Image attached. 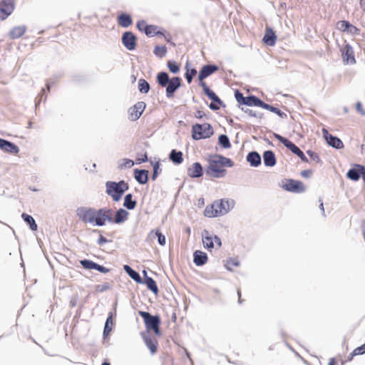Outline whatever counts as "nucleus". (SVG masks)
<instances>
[{"mask_svg": "<svg viewBox=\"0 0 365 365\" xmlns=\"http://www.w3.org/2000/svg\"><path fill=\"white\" fill-rule=\"evenodd\" d=\"M76 213L83 222L97 226H103L107 222L119 224L125 221L128 217V212L122 208L119 209L114 215L113 210L109 207L96 210L82 207L77 209Z\"/></svg>", "mask_w": 365, "mask_h": 365, "instance_id": "f257e3e1", "label": "nucleus"}, {"mask_svg": "<svg viewBox=\"0 0 365 365\" xmlns=\"http://www.w3.org/2000/svg\"><path fill=\"white\" fill-rule=\"evenodd\" d=\"M207 162V175L216 178L224 177L226 174V168L232 167L234 165L230 158L220 155L210 156Z\"/></svg>", "mask_w": 365, "mask_h": 365, "instance_id": "f03ea898", "label": "nucleus"}, {"mask_svg": "<svg viewBox=\"0 0 365 365\" xmlns=\"http://www.w3.org/2000/svg\"><path fill=\"white\" fill-rule=\"evenodd\" d=\"M234 206L233 200L221 199L215 200L212 204L207 205L204 210V215L207 217H215L227 214Z\"/></svg>", "mask_w": 365, "mask_h": 365, "instance_id": "7ed1b4c3", "label": "nucleus"}, {"mask_svg": "<svg viewBox=\"0 0 365 365\" xmlns=\"http://www.w3.org/2000/svg\"><path fill=\"white\" fill-rule=\"evenodd\" d=\"M217 70L218 67L215 65L204 66L199 73L198 78L200 81V85L202 88L204 93L207 96V97L213 101L221 103L219 97L212 90H210L207 86L206 83L203 81L205 78L212 75Z\"/></svg>", "mask_w": 365, "mask_h": 365, "instance_id": "20e7f679", "label": "nucleus"}, {"mask_svg": "<svg viewBox=\"0 0 365 365\" xmlns=\"http://www.w3.org/2000/svg\"><path fill=\"white\" fill-rule=\"evenodd\" d=\"M157 81L162 87H166V96L173 98L175 91L180 86L181 79L179 77L169 78V76L165 72H160L157 76Z\"/></svg>", "mask_w": 365, "mask_h": 365, "instance_id": "39448f33", "label": "nucleus"}, {"mask_svg": "<svg viewBox=\"0 0 365 365\" xmlns=\"http://www.w3.org/2000/svg\"><path fill=\"white\" fill-rule=\"evenodd\" d=\"M106 192L114 201H119L123 193L128 189V184L123 180L118 182L108 181L106 184Z\"/></svg>", "mask_w": 365, "mask_h": 365, "instance_id": "423d86ee", "label": "nucleus"}, {"mask_svg": "<svg viewBox=\"0 0 365 365\" xmlns=\"http://www.w3.org/2000/svg\"><path fill=\"white\" fill-rule=\"evenodd\" d=\"M214 133L212 127L210 123L195 124L192 127V137L194 140L208 138Z\"/></svg>", "mask_w": 365, "mask_h": 365, "instance_id": "0eeeda50", "label": "nucleus"}, {"mask_svg": "<svg viewBox=\"0 0 365 365\" xmlns=\"http://www.w3.org/2000/svg\"><path fill=\"white\" fill-rule=\"evenodd\" d=\"M202 238L204 247L210 252L214 249H220L222 246L220 238L217 235H211L207 230L203 231Z\"/></svg>", "mask_w": 365, "mask_h": 365, "instance_id": "6e6552de", "label": "nucleus"}, {"mask_svg": "<svg viewBox=\"0 0 365 365\" xmlns=\"http://www.w3.org/2000/svg\"><path fill=\"white\" fill-rule=\"evenodd\" d=\"M140 315L143 318L146 328L153 330L155 334L160 335V318L146 312H140Z\"/></svg>", "mask_w": 365, "mask_h": 365, "instance_id": "1a4fd4ad", "label": "nucleus"}, {"mask_svg": "<svg viewBox=\"0 0 365 365\" xmlns=\"http://www.w3.org/2000/svg\"><path fill=\"white\" fill-rule=\"evenodd\" d=\"M15 8V0H1L0 1V20H5Z\"/></svg>", "mask_w": 365, "mask_h": 365, "instance_id": "9d476101", "label": "nucleus"}, {"mask_svg": "<svg viewBox=\"0 0 365 365\" xmlns=\"http://www.w3.org/2000/svg\"><path fill=\"white\" fill-rule=\"evenodd\" d=\"M283 188L287 191L297 193H301L305 190V186L302 182L292 179L287 180Z\"/></svg>", "mask_w": 365, "mask_h": 365, "instance_id": "9b49d317", "label": "nucleus"}, {"mask_svg": "<svg viewBox=\"0 0 365 365\" xmlns=\"http://www.w3.org/2000/svg\"><path fill=\"white\" fill-rule=\"evenodd\" d=\"M235 98L237 101L243 105H247L249 106H258L260 99L258 98L252 96L248 97H245L242 93L239 91H236L235 93Z\"/></svg>", "mask_w": 365, "mask_h": 365, "instance_id": "f8f14e48", "label": "nucleus"}, {"mask_svg": "<svg viewBox=\"0 0 365 365\" xmlns=\"http://www.w3.org/2000/svg\"><path fill=\"white\" fill-rule=\"evenodd\" d=\"M145 108V103L143 101H138L128 110L129 119L130 120H138L143 113Z\"/></svg>", "mask_w": 365, "mask_h": 365, "instance_id": "ddd939ff", "label": "nucleus"}, {"mask_svg": "<svg viewBox=\"0 0 365 365\" xmlns=\"http://www.w3.org/2000/svg\"><path fill=\"white\" fill-rule=\"evenodd\" d=\"M336 28L342 32H346L351 35L359 34L360 30L355 26L351 24L348 21H339L336 24Z\"/></svg>", "mask_w": 365, "mask_h": 365, "instance_id": "4468645a", "label": "nucleus"}, {"mask_svg": "<svg viewBox=\"0 0 365 365\" xmlns=\"http://www.w3.org/2000/svg\"><path fill=\"white\" fill-rule=\"evenodd\" d=\"M137 38L130 31H126L123 34L122 43L124 46L129 51H133L136 48Z\"/></svg>", "mask_w": 365, "mask_h": 365, "instance_id": "2eb2a0df", "label": "nucleus"}, {"mask_svg": "<svg viewBox=\"0 0 365 365\" xmlns=\"http://www.w3.org/2000/svg\"><path fill=\"white\" fill-rule=\"evenodd\" d=\"M341 56L344 63L346 64H354L356 63L353 48L349 44H346L342 48Z\"/></svg>", "mask_w": 365, "mask_h": 365, "instance_id": "dca6fc26", "label": "nucleus"}, {"mask_svg": "<svg viewBox=\"0 0 365 365\" xmlns=\"http://www.w3.org/2000/svg\"><path fill=\"white\" fill-rule=\"evenodd\" d=\"M322 132L324 133V136L326 138L328 143L334 148H341L344 145L342 141L338 138L337 137H334L329 133V132L326 129H323Z\"/></svg>", "mask_w": 365, "mask_h": 365, "instance_id": "f3484780", "label": "nucleus"}, {"mask_svg": "<svg viewBox=\"0 0 365 365\" xmlns=\"http://www.w3.org/2000/svg\"><path fill=\"white\" fill-rule=\"evenodd\" d=\"M81 264L85 269H96V270H98L101 272H103V273L108 272V269H107L104 267L101 266L92 261H90V260H87V259L81 260Z\"/></svg>", "mask_w": 365, "mask_h": 365, "instance_id": "a211bd4d", "label": "nucleus"}, {"mask_svg": "<svg viewBox=\"0 0 365 365\" xmlns=\"http://www.w3.org/2000/svg\"><path fill=\"white\" fill-rule=\"evenodd\" d=\"M187 173L191 178H200L203 174L202 167L200 163H195L188 168Z\"/></svg>", "mask_w": 365, "mask_h": 365, "instance_id": "6ab92c4d", "label": "nucleus"}, {"mask_svg": "<svg viewBox=\"0 0 365 365\" xmlns=\"http://www.w3.org/2000/svg\"><path fill=\"white\" fill-rule=\"evenodd\" d=\"M0 148L10 153H17L19 148L14 143L0 138Z\"/></svg>", "mask_w": 365, "mask_h": 365, "instance_id": "aec40b11", "label": "nucleus"}, {"mask_svg": "<svg viewBox=\"0 0 365 365\" xmlns=\"http://www.w3.org/2000/svg\"><path fill=\"white\" fill-rule=\"evenodd\" d=\"M26 31L25 26H19L14 27L9 33V36L11 39L21 38L24 35Z\"/></svg>", "mask_w": 365, "mask_h": 365, "instance_id": "412c9836", "label": "nucleus"}, {"mask_svg": "<svg viewBox=\"0 0 365 365\" xmlns=\"http://www.w3.org/2000/svg\"><path fill=\"white\" fill-rule=\"evenodd\" d=\"M117 21L118 25L123 28H127L130 26L133 23L131 16L125 13H122L120 15H118L117 18Z\"/></svg>", "mask_w": 365, "mask_h": 365, "instance_id": "4be33fe9", "label": "nucleus"}, {"mask_svg": "<svg viewBox=\"0 0 365 365\" xmlns=\"http://www.w3.org/2000/svg\"><path fill=\"white\" fill-rule=\"evenodd\" d=\"M277 36L270 28H267L265 34L263 37V41L268 46H274L275 44Z\"/></svg>", "mask_w": 365, "mask_h": 365, "instance_id": "5701e85b", "label": "nucleus"}, {"mask_svg": "<svg viewBox=\"0 0 365 365\" xmlns=\"http://www.w3.org/2000/svg\"><path fill=\"white\" fill-rule=\"evenodd\" d=\"M264 163L266 166L272 167L276 164L274 153L271 150H267L263 153Z\"/></svg>", "mask_w": 365, "mask_h": 365, "instance_id": "b1692460", "label": "nucleus"}, {"mask_svg": "<svg viewBox=\"0 0 365 365\" xmlns=\"http://www.w3.org/2000/svg\"><path fill=\"white\" fill-rule=\"evenodd\" d=\"M360 167H362V165H356L354 168L350 169L346 174L347 178L352 180L357 181L360 178L361 174Z\"/></svg>", "mask_w": 365, "mask_h": 365, "instance_id": "393cba45", "label": "nucleus"}, {"mask_svg": "<svg viewBox=\"0 0 365 365\" xmlns=\"http://www.w3.org/2000/svg\"><path fill=\"white\" fill-rule=\"evenodd\" d=\"M143 339L150 352L152 354L155 353L158 347V341L156 339L150 336H145Z\"/></svg>", "mask_w": 365, "mask_h": 365, "instance_id": "a878e982", "label": "nucleus"}, {"mask_svg": "<svg viewBox=\"0 0 365 365\" xmlns=\"http://www.w3.org/2000/svg\"><path fill=\"white\" fill-rule=\"evenodd\" d=\"M247 160L254 167H257L261 164V157L257 152L250 153L247 156Z\"/></svg>", "mask_w": 365, "mask_h": 365, "instance_id": "bb28decb", "label": "nucleus"}, {"mask_svg": "<svg viewBox=\"0 0 365 365\" xmlns=\"http://www.w3.org/2000/svg\"><path fill=\"white\" fill-rule=\"evenodd\" d=\"M207 256L206 253L200 250H197L194 252V262L197 265H202L207 262Z\"/></svg>", "mask_w": 365, "mask_h": 365, "instance_id": "cd10ccee", "label": "nucleus"}, {"mask_svg": "<svg viewBox=\"0 0 365 365\" xmlns=\"http://www.w3.org/2000/svg\"><path fill=\"white\" fill-rule=\"evenodd\" d=\"M148 172L145 170H135V178L140 184H145L148 182Z\"/></svg>", "mask_w": 365, "mask_h": 365, "instance_id": "c85d7f7f", "label": "nucleus"}, {"mask_svg": "<svg viewBox=\"0 0 365 365\" xmlns=\"http://www.w3.org/2000/svg\"><path fill=\"white\" fill-rule=\"evenodd\" d=\"M145 276V284H146L147 287L151 290L155 294H158V288L156 284V282L155 280H153L152 278L148 277V275Z\"/></svg>", "mask_w": 365, "mask_h": 365, "instance_id": "c756f323", "label": "nucleus"}, {"mask_svg": "<svg viewBox=\"0 0 365 365\" xmlns=\"http://www.w3.org/2000/svg\"><path fill=\"white\" fill-rule=\"evenodd\" d=\"M170 159L176 164H180L183 161L182 153L173 150L170 154Z\"/></svg>", "mask_w": 365, "mask_h": 365, "instance_id": "7c9ffc66", "label": "nucleus"}, {"mask_svg": "<svg viewBox=\"0 0 365 365\" xmlns=\"http://www.w3.org/2000/svg\"><path fill=\"white\" fill-rule=\"evenodd\" d=\"M288 149H289L293 153L296 154L303 162H308V159L304 153L294 143H292Z\"/></svg>", "mask_w": 365, "mask_h": 365, "instance_id": "2f4dec72", "label": "nucleus"}, {"mask_svg": "<svg viewBox=\"0 0 365 365\" xmlns=\"http://www.w3.org/2000/svg\"><path fill=\"white\" fill-rule=\"evenodd\" d=\"M225 266L228 271L230 272H235V267L240 266V262L236 258H230L226 261Z\"/></svg>", "mask_w": 365, "mask_h": 365, "instance_id": "473e14b6", "label": "nucleus"}, {"mask_svg": "<svg viewBox=\"0 0 365 365\" xmlns=\"http://www.w3.org/2000/svg\"><path fill=\"white\" fill-rule=\"evenodd\" d=\"M365 354V343L360 346L354 349L347 357V361H351L355 356Z\"/></svg>", "mask_w": 365, "mask_h": 365, "instance_id": "72a5a7b5", "label": "nucleus"}, {"mask_svg": "<svg viewBox=\"0 0 365 365\" xmlns=\"http://www.w3.org/2000/svg\"><path fill=\"white\" fill-rule=\"evenodd\" d=\"M132 197L133 196L131 194H128L125 195L124 199L123 205L128 210H133L136 206V202L135 200H133Z\"/></svg>", "mask_w": 365, "mask_h": 365, "instance_id": "f704fd0d", "label": "nucleus"}, {"mask_svg": "<svg viewBox=\"0 0 365 365\" xmlns=\"http://www.w3.org/2000/svg\"><path fill=\"white\" fill-rule=\"evenodd\" d=\"M21 217L29 225L30 228L32 230L36 231L37 230V225L36 224L35 220L32 216L26 213H23Z\"/></svg>", "mask_w": 365, "mask_h": 365, "instance_id": "c9c22d12", "label": "nucleus"}, {"mask_svg": "<svg viewBox=\"0 0 365 365\" xmlns=\"http://www.w3.org/2000/svg\"><path fill=\"white\" fill-rule=\"evenodd\" d=\"M258 106L262 107L264 109L269 110L271 112H273L279 115H282V111L279 108H275L272 106H270L267 103H265L264 102L262 101L261 100L259 101Z\"/></svg>", "mask_w": 365, "mask_h": 365, "instance_id": "e433bc0d", "label": "nucleus"}, {"mask_svg": "<svg viewBox=\"0 0 365 365\" xmlns=\"http://www.w3.org/2000/svg\"><path fill=\"white\" fill-rule=\"evenodd\" d=\"M145 34L148 36H154L159 34H163L160 31L158 30V26L155 25H148Z\"/></svg>", "mask_w": 365, "mask_h": 365, "instance_id": "4c0bfd02", "label": "nucleus"}, {"mask_svg": "<svg viewBox=\"0 0 365 365\" xmlns=\"http://www.w3.org/2000/svg\"><path fill=\"white\" fill-rule=\"evenodd\" d=\"M138 88L140 92L147 93L150 89L149 83L145 79L140 78L138 81Z\"/></svg>", "mask_w": 365, "mask_h": 365, "instance_id": "58836bf2", "label": "nucleus"}, {"mask_svg": "<svg viewBox=\"0 0 365 365\" xmlns=\"http://www.w3.org/2000/svg\"><path fill=\"white\" fill-rule=\"evenodd\" d=\"M153 53L158 57L163 58L167 53V48L165 46H156Z\"/></svg>", "mask_w": 365, "mask_h": 365, "instance_id": "ea45409f", "label": "nucleus"}, {"mask_svg": "<svg viewBox=\"0 0 365 365\" xmlns=\"http://www.w3.org/2000/svg\"><path fill=\"white\" fill-rule=\"evenodd\" d=\"M219 143L225 148H229L231 146L229 138L225 135H220L219 136Z\"/></svg>", "mask_w": 365, "mask_h": 365, "instance_id": "a19ab883", "label": "nucleus"}, {"mask_svg": "<svg viewBox=\"0 0 365 365\" xmlns=\"http://www.w3.org/2000/svg\"><path fill=\"white\" fill-rule=\"evenodd\" d=\"M110 288V284L108 282L101 284H97L95 286V292H103L107 291Z\"/></svg>", "mask_w": 365, "mask_h": 365, "instance_id": "79ce46f5", "label": "nucleus"}, {"mask_svg": "<svg viewBox=\"0 0 365 365\" xmlns=\"http://www.w3.org/2000/svg\"><path fill=\"white\" fill-rule=\"evenodd\" d=\"M167 66H168V68L170 70V71L172 72L173 73H177L180 71L179 65H178L174 61H168L167 63Z\"/></svg>", "mask_w": 365, "mask_h": 365, "instance_id": "37998d69", "label": "nucleus"}, {"mask_svg": "<svg viewBox=\"0 0 365 365\" xmlns=\"http://www.w3.org/2000/svg\"><path fill=\"white\" fill-rule=\"evenodd\" d=\"M134 162L130 159H123V162L118 165V168L122 170L123 168H130L133 166Z\"/></svg>", "mask_w": 365, "mask_h": 365, "instance_id": "c03bdc74", "label": "nucleus"}, {"mask_svg": "<svg viewBox=\"0 0 365 365\" xmlns=\"http://www.w3.org/2000/svg\"><path fill=\"white\" fill-rule=\"evenodd\" d=\"M274 137L278 140H279L285 147H287V148H289L292 144L293 143L292 142H291L289 140H288L287 138H284V137H282V135H279V134H274Z\"/></svg>", "mask_w": 365, "mask_h": 365, "instance_id": "a18cd8bd", "label": "nucleus"}, {"mask_svg": "<svg viewBox=\"0 0 365 365\" xmlns=\"http://www.w3.org/2000/svg\"><path fill=\"white\" fill-rule=\"evenodd\" d=\"M197 74V70L195 68L187 69L185 73V78L188 83H190L192 81V78Z\"/></svg>", "mask_w": 365, "mask_h": 365, "instance_id": "49530a36", "label": "nucleus"}, {"mask_svg": "<svg viewBox=\"0 0 365 365\" xmlns=\"http://www.w3.org/2000/svg\"><path fill=\"white\" fill-rule=\"evenodd\" d=\"M110 323L111 324H113V319H112L111 314L106 319L105 327H104V331H103L104 334H108L111 331L112 329H111V327H109Z\"/></svg>", "mask_w": 365, "mask_h": 365, "instance_id": "de8ad7c7", "label": "nucleus"}, {"mask_svg": "<svg viewBox=\"0 0 365 365\" xmlns=\"http://www.w3.org/2000/svg\"><path fill=\"white\" fill-rule=\"evenodd\" d=\"M148 24H146L145 21L144 20H141V21H139L138 23H137V28L138 29L139 31H144L145 32L146 31V29H147V27H148Z\"/></svg>", "mask_w": 365, "mask_h": 365, "instance_id": "09e8293b", "label": "nucleus"}, {"mask_svg": "<svg viewBox=\"0 0 365 365\" xmlns=\"http://www.w3.org/2000/svg\"><path fill=\"white\" fill-rule=\"evenodd\" d=\"M155 235L158 237L159 244L161 245H164L166 242L165 237L159 230H157L155 232Z\"/></svg>", "mask_w": 365, "mask_h": 365, "instance_id": "8fccbe9b", "label": "nucleus"}, {"mask_svg": "<svg viewBox=\"0 0 365 365\" xmlns=\"http://www.w3.org/2000/svg\"><path fill=\"white\" fill-rule=\"evenodd\" d=\"M147 160H148V155H147V153L145 152L143 153H140V154H138V158H136V161L138 163H144V162H145Z\"/></svg>", "mask_w": 365, "mask_h": 365, "instance_id": "3c124183", "label": "nucleus"}, {"mask_svg": "<svg viewBox=\"0 0 365 365\" xmlns=\"http://www.w3.org/2000/svg\"><path fill=\"white\" fill-rule=\"evenodd\" d=\"M307 154L310 156L311 159L316 162V163H319L320 162V158L319 157V155L316 153H314L311 150H308L307 152Z\"/></svg>", "mask_w": 365, "mask_h": 365, "instance_id": "603ef678", "label": "nucleus"}, {"mask_svg": "<svg viewBox=\"0 0 365 365\" xmlns=\"http://www.w3.org/2000/svg\"><path fill=\"white\" fill-rule=\"evenodd\" d=\"M356 110L361 115H365V109L363 108L361 102H357L356 103Z\"/></svg>", "mask_w": 365, "mask_h": 365, "instance_id": "864d4df0", "label": "nucleus"}, {"mask_svg": "<svg viewBox=\"0 0 365 365\" xmlns=\"http://www.w3.org/2000/svg\"><path fill=\"white\" fill-rule=\"evenodd\" d=\"M136 282L144 284L145 282V276L143 275L141 277V275H130Z\"/></svg>", "mask_w": 365, "mask_h": 365, "instance_id": "5fc2aeb1", "label": "nucleus"}, {"mask_svg": "<svg viewBox=\"0 0 365 365\" xmlns=\"http://www.w3.org/2000/svg\"><path fill=\"white\" fill-rule=\"evenodd\" d=\"M158 170H159V164H158V163H157L153 166V176H152L153 180L156 179L158 174Z\"/></svg>", "mask_w": 365, "mask_h": 365, "instance_id": "6e6d98bb", "label": "nucleus"}, {"mask_svg": "<svg viewBox=\"0 0 365 365\" xmlns=\"http://www.w3.org/2000/svg\"><path fill=\"white\" fill-rule=\"evenodd\" d=\"M108 242L107 239L103 237V235H100L98 240V244L99 245H103L104 243H106Z\"/></svg>", "mask_w": 365, "mask_h": 365, "instance_id": "4d7b16f0", "label": "nucleus"}, {"mask_svg": "<svg viewBox=\"0 0 365 365\" xmlns=\"http://www.w3.org/2000/svg\"><path fill=\"white\" fill-rule=\"evenodd\" d=\"M312 175V171L310 170H303L301 173V175L304 178H309Z\"/></svg>", "mask_w": 365, "mask_h": 365, "instance_id": "13d9d810", "label": "nucleus"}, {"mask_svg": "<svg viewBox=\"0 0 365 365\" xmlns=\"http://www.w3.org/2000/svg\"><path fill=\"white\" fill-rule=\"evenodd\" d=\"M124 269L128 274H138L135 271L133 270L128 265H124Z\"/></svg>", "mask_w": 365, "mask_h": 365, "instance_id": "bf43d9fd", "label": "nucleus"}, {"mask_svg": "<svg viewBox=\"0 0 365 365\" xmlns=\"http://www.w3.org/2000/svg\"><path fill=\"white\" fill-rule=\"evenodd\" d=\"M328 365H337V361L335 358H331L329 361Z\"/></svg>", "mask_w": 365, "mask_h": 365, "instance_id": "052dcab7", "label": "nucleus"}, {"mask_svg": "<svg viewBox=\"0 0 365 365\" xmlns=\"http://www.w3.org/2000/svg\"><path fill=\"white\" fill-rule=\"evenodd\" d=\"M360 168H361V175L362 176L363 180L365 182V166L362 165V167H360Z\"/></svg>", "mask_w": 365, "mask_h": 365, "instance_id": "680f3d73", "label": "nucleus"}, {"mask_svg": "<svg viewBox=\"0 0 365 365\" xmlns=\"http://www.w3.org/2000/svg\"><path fill=\"white\" fill-rule=\"evenodd\" d=\"M359 5L363 11H365V0H359Z\"/></svg>", "mask_w": 365, "mask_h": 365, "instance_id": "e2e57ef3", "label": "nucleus"}, {"mask_svg": "<svg viewBox=\"0 0 365 365\" xmlns=\"http://www.w3.org/2000/svg\"><path fill=\"white\" fill-rule=\"evenodd\" d=\"M361 230H362L363 237H364V239L365 241V220L362 222Z\"/></svg>", "mask_w": 365, "mask_h": 365, "instance_id": "0e129e2a", "label": "nucleus"}, {"mask_svg": "<svg viewBox=\"0 0 365 365\" xmlns=\"http://www.w3.org/2000/svg\"><path fill=\"white\" fill-rule=\"evenodd\" d=\"M203 115H204V113L199 110L197 113L196 117L198 118H202L203 117Z\"/></svg>", "mask_w": 365, "mask_h": 365, "instance_id": "69168bd1", "label": "nucleus"}, {"mask_svg": "<svg viewBox=\"0 0 365 365\" xmlns=\"http://www.w3.org/2000/svg\"><path fill=\"white\" fill-rule=\"evenodd\" d=\"M210 108L211 109H212V110H217V109H219V107L217 106L216 105L213 104V103H210Z\"/></svg>", "mask_w": 365, "mask_h": 365, "instance_id": "338daca9", "label": "nucleus"}, {"mask_svg": "<svg viewBox=\"0 0 365 365\" xmlns=\"http://www.w3.org/2000/svg\"><path fill=\"white\" fill-rule=\"evenodd\" d=\"M102 365H110V364L109 363H108V362H104V363L102 364Z\"/></svg>", "mask_w": 365, "mask_h": 365, "instance_id": "774afa93", "label": "nucleus"}]
</instances>
